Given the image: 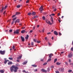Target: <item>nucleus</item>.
<instances>
[{
	"mask_svg": "<svg viewBox=\"0 0 73 73\" xmlns=\"http://www.w3.org/2000/svg\"><path fill=\"white\" fill-rule=\"evenodd\" d=\"M41 71L43 72H47V71L46 70H44V69H42L41 70Z\"/></svg>",
	"mask_w": 73,
	"mask_h": 73,
	"instance_id": "11",
	"label": "nucleus"
},
{
	"mask_svg": "<svg viewBox=\"0 0 73 73\" xmlns=\"http://www.w3.org/2000/svg\"><path fill=\"white\" fill-rule=\"evenodd\" d=\"M32 66H33V67H37V65H35V64L32 65Z\"/></svg>",
	"mask_w": 73,
	"mask_h": 73,
	"instance_id": "23",
	"label": "nucleus"
},
{
	"mask_svg": "<svg viewBox=\"0 0 73 73\" xmlns=\"http://www.w3.org/2000/svg\"><path fill=\"white\" fill-rule=\"evenodd\" d=\"M21 57H22V56H21V55L20 56H19V59L20 60V59H21Z\"/></svg>",
	"mask_w": 73,
	"mask_h": 73,
	"instance_id": "26",
	"label": "nucleus"
},
{
	"mask_svg": "<svg viewBox=\"0 0 73 73\" xmlns=\"http://www.w3.org/2000/svg\"><path fill=\"white\" fill-rule=\"evenodd\" d=\"M53 11L54 12H55L56 11H57V9L55 8L53 10Z\"/></svg>",
	"mask_w": 73,
	"mask_h": 73,
	"instance_id": "35",
	"label": "nucleus"
},
{
	"mask_svg": "<svg viewBox=\"0 0 73 73\" xmlns=\"http://www.w3.org/2000/svg\"><path fill=\"white\" fill-rule=\"evenodd\" d=\"M9 32H12V29H10L9 31Z\"/></svg>",
	"mask_w": 73,
	"mask_h": 73,
	"instance_id": "37",
	"label": "nucleus"
},
{
	"mask_svg": "<svg viewBox=\"0 0 73 73\" xmlns=\"http://www.w3.org/2000/svg\"><path fill=\"white\" fill-rule=\"evenodd\" d=\"M53 19H51V21H52V23H50V21H48V20L46 19V22L48 24H49V25H52L53 24Z\"/></svg>",
	"mask_w": 73,
	"mask_h": 73,
	"instance_id": "2",
	"label": "nucleus"
},
{
	"mask_svg": "<svg viewBox=\"0 0 73 73\" xmlns=\"http://www.w3.org/2000/svg\"><path fill=\"white\" fill-rule=\"evenodd\" d=\"M28 37H29V35H27V36L25 37V38L26 40H28Z\"/></svg>",
	"mask_w": 73,
	"mask_h": 73,
	"instance_id": "15",
	"label": "nucleus"
},
{
	"mask_svg": "<svg viewBox=\"0 0 73 73\" xmlns=\"http://www.w3.org/2000/svg\"><path fill=\"white\" fill-rule=\"evenodd\" d=\"M7 7H8V6H7V5L5 6L4 9H6V8H7Z\"/></svg>",
	"mask_w": 73,
	"mask_h": 73,
	"instance_id": "30",
	"label": "nucleus"
},
{
	"mask_svg": "<svg viewBox=\"0 0 73 73\" xmlns=\"http://www.w3.org/2000/svg\"><path fill=\"white\" fill-rule=\"evenodd\" d=\"M47 34L48 35H50V34H51V33L49 32L47 33Z\"/></svg>",
	"mask_w": 73,
	"mask_h": 73,
	"instance_id": "40",
	"label": "nucleus"
},
{
	"mask_svg": "<svg viewBox=\"0 0 73 73\" xmlns=\"http://www.w3.org/2000/svg\"><path fill=\"white\" fill-rule=\"evenodd\" d=\"M13 33L14 34H19V30L17 29V30L14 31Z\"/></svg>",
	"mask_w": 73,
	"mask_h": 73,
	"instance_id": "5",
	"label": "nucleus"
},
{
	"mask_svg": "<svg viewBox=\"0 0 73 73\" xmlns=\"http://www.w3.org/2000/svg\"><path fill=\"white\" fill-rule=\"evenodd\" d=\"M71 60L70 59H69V62H71Z\"/></svg>",
	"mask_w": 73,
	"mask_h": 73,
	"instance_id": "48",
	"label": "nucleus"
},
{
	"mask_svg": "<svg viewBox=\"0 0 73 73\" xmlns=\"http://www.w3.org/2000/svg\"><path fill=\"white\" fill-rule=\"evenodd\" d=\"M41 61H43V59H42L41 60Z\"/></svg>",
	"mask_w": 73,
	"mask_h": 73,
	"instance_id": "62",
	"label": "nucleus"
},
{
	"mask_svg": "<svg viewBox=\"0 0 73 73\" xmlns=\"http://www.w3.org/2000/svg\"><path fill=\"white\" fill-rule=\"evenodd\" d=\"M7 61H8V60H5L4 61V64H6Z\"/></svg>",
	"mask_w": 73,
	"mask_h": 73,
	"instance_id": "28",
	"label": "nucleus"
},
{
	"mask_svg": "<svg viewBox=\"0 0 73 73\" xmlns=\"http://www.w3.org/2000/svg\"><path fill=\"white\" fill-rule=\"evenodd\" d=\"M73 56V54L72 52H70L68 55V57L69 58H71Z\"/></svg>",
	"mask_w": 73,
	"mask_h": 73,
	"instance_id": "3",
	"label": "nucleus"
},
{
	"mask_svg": "<svg viewBox=\"0 0 73 73\" xmlns=\"http://www.w3.org/2000/svg\"><path fill=\"white\" fill-rule=\"evenodd\" d=\"M21 38L22 41H23V42H24V41H25V39L24 38V37H23V36H21Z\"/></svg>",
	"mask_w": 73,
	"mask_h": 73,
	"instance_id": "7",
	"label": "nucleus"
},
{
	"mask_svg": "<svg viewBox=\"0 0 73 73\" xmlns=\"http://www.w3.org/2000/svg\"><path fill=\"white\" fill-rule=\"evenodd\" d=\"M12 48L14 50V51H15V50H16V49H15V46H13Z\"/></svg>",
	"mask_w": 73,
	"mask_h": 73,
	"instance_id": "16",
	"label": "nucleus"
},
{
	"mask_svg": "<svg viewBox=\"0 0 73 73\" xmlns=\"http://www.w3.org/2000/svg\"><path fill=\"white\" fill-rule=\"evenodd\" d=\"M3 10H4V7H2V9L1 10V12H3Z\"/></svg>",
	"mask_w": 73,
	"mask_h": 73,
	"instance_id": "33",
	"label": "nucleus"
},
{
	"mask_svg": "<svg viewBox=\"0 0 73 73\" xmlns=\"http://www.w3.org/2000/svg\"><path fill=\"white\" fill-rule=\"evenodd\" d=\"M5 12H6V11H5L4 12V13H3V15H5Z\"/></svg>",
	"mask_w": 73,
	"mask_h": 73,
	"instance_id": "57",
	"label": "nucleus"
},
{
	"mask_svg": "<svg viewBox=\"0 0 73 73\" xmlns=\"http://www.w3.org/2000/svg\"><path fill=\"white\" fill-rule=\"evenodd\" d=\"M19 15V13L18 12H16V14L15 15H13L12 17V18H13V17H15V16H16V15Z\"/></svg>",
	"mask_w": 73,
	"mask_h": 73,
	"instance_id": "8",
	"label": "nucleus"
},
{
	"mask_svg": "<svg viewBox=\"0 0 73 73\" xmlns=\"http://www.w3.org/2000/svg\"><path fill=\"white\" fill-rule=\"evenodd\" d=\"M35 18H38V16H35L34 17V18L35 19Z\"/></svg>",
	"mask_w": 73,
	"mask_h": 73,
	"instance_id": "36",
	"label": "nucleus"
},
{
	"mask_svg": "<svg viewBox=\"0 0 73 73\" xmlns=\"http://www.w3.org/2000/svg\"><path fill=\"white\" fill-rule=\"evenodd\" d=\"M58 16H60V13H58Z\"/></svg>",
	"mask_w": 73,
	"mask_h": 73,
	"instance_id": "55",
	"label": "nucleus"
},
{
	"mask_svg": "<svg viewBox=\"0 0 73 73\" xmlns=\"http://www.w3.org/2000/svg\"><path fill=\"white\" fill-rule=\"evenodd\" d=\"M31 14V13H28V15H29V16H30Z\"/></svg>",
	"mask_w": 73,
	"mask_h": 73,
	"instance_id": "32",
	"label": "nucleus"
},
{
	"mask_svg": "<svg viewBox=\"0 0 73 73\" xmlns=\"http://www.w3.org/2000/svg\"><path fill=\"white\" fill-rule=\"evenodd\" d=\"M40 27V25H38L37 26V28H38V27Z\"/></svg>",
	"mask_w": 73,
	"mask_h": 73,
	"instance_id": "60",
	"label": "nucleus"
},
{
	"mask_svg": "<svg viewBox=\"0 0 73 73\" xmlns=\"http://www.w3.org/2000/svg\"><path fill=\"white\" fill-rule=\"evenodd\" d=\"M34 71H35V72H37V69H35V70H34Z\"/></svg>",
	"mask_w": 73,
	"mask_h": 73,
	"instance_id": "54",
	"label": "nucleus"
},
{
	"mask_svg": "<svg viewBox=\"0 0 73 73\" xmlns=\"http://www.w3.org/2000/svg\"><path fill=\"white\" fill-rule=\"evenodd\" d=\"M46 64H47V63L46 62L43 64V65H46Z\"/></svg>",
	"mask_w": 73,
	"mask_h": 73,
	"instance_id": "34",
	"label": "nucleus"
},
{
	"mask_svg": "<svg viewBox=\"0 0 73 73\" xmlns=\"http://www.w3.org/2000/svg\"><path fill=\"white\" fill-rule=\"evenodd\" d=\"M34 42H36V41H37V40H36V39H34Z\"/></svg>",
	"mask_w": 73,
	"mask_h": 73,
	"instance_id": "41",
	"label": "nucleus"
},
{
	"mask_svg": "<svg viewBox=\"0 0 73 73\" xmlns=\"http://www.w3.org/2000/svg\"><path fill=\"white\" fill-rule=\"evenodd\" d=\"M52 40H53V39H54V38L53 37H52Z\"/></svg>",
	"mask_w": 73,
	"mask_h": 73,
	"instance_id": "58",
	"label": "nucleus"
},
{
	"mask_svg": "<svg viewBox=\"0 0 73 73\" xmlns=\"http://www.w3.org/2000/svg\"><path fill=\"white\" fill-rule=\"evenodd\" d=\"M65 64H66V65H68V63L67 62H65Z\"/></svg>",
	"mask_w": 73,
	"mask_h": 73,
	"instance_id": "39",
	"label": "nucleus"
},
{
	"mask_svg": "<svg viewBox=\"0 0 73 73\" xmlns=\"http://www.w3.org/2000/svg\"><path fill=\"white\" fill-rule=\"evenodd\" d=\"M72 72V70H68V72Z\"/></svg>",
	"mask_w": 73,
	"mask_h": 73,
	"instance_id": "31",
	"label": "nucleus"
},
{
	"mask_svg": "<svg viewBox=\"0 0 73 73\" xmlns=\"http://www.w3.org/2000/svg\"><path fill=\"white\" fill-rule=\"evenodd\" d=\"M9 59L10 60H13V58H9Z\"/></svg>",
	"mask_w": 73,
	"mask_h": 73,
	"instance_id": "29",
	"label": "nucleus"
},
{
	"mask_svg": "<svg viewBox=\"0 0 73 73\" xmlns=\"http://www.w3.org/2000/svg\"><path fill=\"white\" fill-rule=\"evenodd\" d=\"M59 35H60V36H61V35H62V34H61V33H59Z\"/></svg>",
	"mask_w": 73,
	"mask_h": 73,
	"instance_id": "46",
	"label": "nucleus"
},
{
	"mask_svg": "<svg viewBox=\"0 0 73 73\" xmlns=\"http://www.w3.org/2000/svg\"><path fill=\"white\" fill-rule=\"evenodd\" d=\"M58 21L59 22V23H61V21L60 20H58Z\"/></svg>",
	"mask_w": 73,
	"mask_h": 73,
	"instance_id": "52",
	"label": "nucleus"
},
{
	"mask_svg": "<svg viewBox=\"0 0 73 73\" xmlns=\"http://www.w3.org/2000/svg\"><path fill=\"white\" fill-rule=\"evenodd\" d=\"M45 40H47V37H45Z\"/></svg>",
	"mask_w": 73,
	"mask_h": 73,
	"instance_id": "56",
	"label": "nucleus"
},
{
	"mask_svg": "<svg viewBox=\"0 0 73 73\" xmlns=\"http://www.w3.org/2000/svg\"><path fill=\"white\" fill-rule=\"evenodd\" d=\"M15 20H16V19H13V21L11 23V25H12L13 24V23H14V21H15Z\"/></svg>",
	"mask_w": 73,
	"mask_h": 73,
	"instance_id": "13",
	"label": "nucleus"
},
{
	"mask_svg": "<svg viewBox=\"0 0 73 73\" xmlns=\"http://www.w3.org/2000/svg\"><path fill=\"white\" fill-rule=\"evenodd\" d=\"M31 45H32L33 46V45H34V44L33 43V42H31Z\"/></svg>",
	"mask_w": 73,
	"mask_h": 73,
	"instance_id": "43",
	"label": "nucleus"
},
{
	"mask_svg": "<svg viewBox=\"0 0 73 73\" xmlns=\"http://www.w3.org/2000/svg\"><path fill=\"white\" fill-rule=\"evenodd\" d=\"M59 70L60 71H61V72H63V71L64 70V68H59Z\"/></svg>",
	"mask_w": 73,
	"mask_h": 73,
	"instance_id": "9",
	"label": "nucleus"
},
{
	"mask_svg": "<svg viewBox=\"0 0 73 73\" xmlns=\"http://www.w3.org/2000/svg\"><path fill=\"white\" fill-rule=\"evenodd\" d=\"M8 65H11L12 64V62H9L8 63Z\"/></svg>",
	"mask_w": 73,
	"mask_h": 73,
	"instance_id": "18",
	"label": "nucleus"
},
{
	"mask_svg": "<svg viewBox=\"0 0 73 73\" xmlns=\"http://www.w3.org/2000/svg\"><path fill=\"white\" fill-rule=\"evenodd\" d=\"M29 0H27V1H26V3H29Z\"/></svg>",
	"mask_w": 73,
	"mask_h": 73,
	"instance_id": "38",
	"label": "nucleus"
},
{
	"mask_svg": "<svg viewBox=\"0 0 73 73\" xmlns=\"http://www.w3.org/2000/svg\"><path fill=\"white\" fill-rule=\"evenodd\" d=\"M42 18V19H45V17L43 16Z\"/></svg>",
	"mask_w": 73,
	"mask_h": 73,
	"instance_id": "59",
	"label": "nucleus"
},
{
	"mask_svg": "<svg viewBox=\"0 0 73 73\" xmlns=\"http://www.w3.org/2000/svg\"><path fill=\"white\" fill-rule=\"evenodd\" d=\"M54 15H55V14H52L50 15V17H52V16H54Z\"/></svg>",
	"mask_w": 73,
	"mask_h": 73,
	"instance_id": "24",
	"label": "nucleus"
},
{
	"mask_svg": "<svg viewBox=\"0 0 73 73\" xmlns=\"http://www.w3.org/2000/svg\"><path fill=\"white\" fill-rule=\"evenodd\" d=\"M33 32V31L31 30L30 31V33H32V32Z\"/></svg>",
	"mask_w": 73,
	"mask_h": 73,
	"instance_id": "53",
	"label": "nucleus"
},
{
	"mask_svg": "<svg viewBox=\"0 0 73 73\" xmlns=\"http://www.w3.org/2000/svg\"><path fill=\"white\" fill-rule=\"evenodd\" d=\"M26 72V71L25 70H23V72Z\"/></svg>",
	"mask_w": 73,
	"mask_h": 73,
	"instance_id": "61",
	"label": "nucleus"
},
{
	"mask_svg": "<svg viewBox=\"0 0 73 73\" xmlns=\"http://www.w3.org/2000/svg\"><path fill=\"white\" fill-rule=\"evenodd\" d=\"M51 60H52V59H51V58H50L48 59V60L47 61V62H50V61Z\"/></svg>",
	"mask_w": 73,
	"mask_h": 73,
	"instance_id": "19",
	"label": "nucleus"
},
{
	"mask_svg": "<svg viewBox=\"0 0 73 73\" xmlns=\"http://www.w3.org/2000/svg\"><path fill=\"white\" fill-rule=\"evenodd\" d=\"M0 53L1 54H2L3 55L4 54H5V51H0Z\"/></svg>",
	"mask_w": 73,
	"mask_h": 73,
	"instance_id": "6",
	"label": "nucleus"
},
{
	"mask_svg": "<svg viewBox=\"0 0 73 73\" xmlns=\"http://www.w3.org/2000/svg\"><path fill=\"white\" fill-rule=\"evenodd\" d=\"M31 15H36V12H33L32 13H31Z\"/></svg>",
	"mask_w": 73,
	"mask_h": 73,
	"instance_id": "21",
	"label": "nucleus"
},
{
	"mask_svg": "<svg viewBox=\"0 0 73 73\" xmlns=\"http://www.w3.org/2000/svg\"><path fill=\"white\" fill-rule=\"evenodd\" d=\"M43 9H43V6H42L39 9V10L40 11V13H42Z\"/></svg>",
	"mask_w": 73,
	"mask_h": 73,
	"instance_id": "4",
	"label": "nucleus"
},
{
	"mask_svg": "<svg viewBox=\"0 0 73 73\" xmlns=\"http://www.w3.org/2000/svg\"><path fill=\"white\" fill-rule=\"evenodd\" d=\"M72 44L73 45V41H72Z\"/></svg>",
	"mask_w": 73,
	"mask_h": 73,
	"instance_id": "64",
	"label": "nucleus"
},
{
	"mask_svg": "<svg viewBox=\"0 0 73 73\" xmlns=\"http://www.w3.org/2000/svg\"><path fill=\"white\" fill-rule=\"evenodd\" d=\"M42 32H44V29H43V30H42Z\"/></svg>",
	"mask_w": 73,
	"mask_h": 73,
	"instance_id": "50",
	"label": "nucleus"
},
{
	"mask_svg": "<svg viewBox=\"0 0 73 73\" xmlns=\"http://www.w3.org/2000/svg\"><path fill=\"white\" fill-rule=\"evenodd\" d=\"M61 54H63V53H64V52H61Z\"/></svg>",
	"mask_w": 73,
	"mask_h": 73,
	"instance_id": "63",
	"label": "nucleus"
},
{
	"mask_svg": "<svg viewBox=\"0 0 73 73\" xmlns=\"http://www.w3.org/2000/svg\"><path fill=\"white\" fill-rule=\"evenodd\" d=\"M17 64H16L15 66H12L10 68V71L11 72H13V71L14 72H17V69H18L19 67H17Z\"/></svg>",
	"mask_w": 73,
	"mask_h": 73,
	"instance_id": "1",
	"label": "nucleus"
},
{
	"mask_svg": "<svg viewBox=\"0 0 73 73\" xmlns=\"http://www.w3.org/2000/svg\"><path fill=\"white\" fill-rule=\"evenodd\" d=\"M61 63H59V62H57L56 63V64L57 65H60V64H61Z\"/></svg>",
	"mask_w": 73,
	"mask_h": 73,
	"instance_id": "22",
	"label": "nucleus"
},
{
	"mask_svg": "<svg viewBox=\"0 0 73 73\" xmlns=\"http://www.w3.org/2000/svg\"><path fill=\"white\" fill-rule=\"evenodd\" d=\"M33 30H34V29H35V26H34L33 27Z\"/></svg>",
	"mask_w": 73,
	"mask_h": 73,
	"instance_id": "47",
	"label": "nucleus"
},
{
	"mask_svg": "<svg viewBox=\"0 0 73 73\" xmlns=\"http://www.w3.org/2000/svg\"><path fill=\"white\" fill-rule=\"evenodd\" d=\"M47 70H48V72H49V71H50V70L49 69V68H48L47 69Z\"/></svg>",
	"mask_w": 73,
	"mask_h": 73,
	"instance_id": "45",
	"label": "nucleus"
},
{
	"mask_svg": "<svg viewBox=\"0 0 73 73\" xmlns=\"http://www.w3.org/2000/svg\"><path fill=\"white\" fill-rule=\"evenodd\" d=\"M71 50L72 51H73V47H72L71 48Z\"/></svg>",
	"mask_w": 73,
	"mask_h": 73,
	"instance_id": "42",
	"label": "nucleus"
},
{
	"mask_svg": "<svg viewBox=\"0 0 73 73\" xmlns=\"http://www.w3.org/2000/svg\"><path fill=\"white\" fill-rule=\"evenodd\" d=\"M40 41H37V43H40Z\"/></svg>",
	"mask_w": 73,
	"mask_h": 73,
	"instance_id": "51",
	"label": "nucleus"
},
{
	"mask_svg": "<svg viewBox=\"0 0 73 73\" xmlns=\"http://www.w3.org/2000/svg\"><path fill=\"white\" fill-rule=\"evenodd\" d=\"M54 35H57L58 34L57 31H55L54 32Z\"/></svg>",
	"mask_w": 73,
	"mask_h": 73,
	"instance_id": "10",
	"label": "nucleus"
},
{
	"mask_svg": "<svg viewBox=\"0 0 73 73\" xmlns=\"http://www.w3.org/2000/svg\"><path fill=\"white\" fill-rule=\"evenodd\" d=\"M28 62V61H25V62H23L22 63L23 65H25L26 64H27Z\"/></svg>",
	"mask_w": 73,
	"mask_h": 73,
	"instance_id": "12",
	"label": "nucleus"
},
{
	"mask_svg": "<svg viewBox=\"0 0 73 73\" xmlns=\"http://www.w3.org/2000/svg\"><path fill=\"white\" fill-rule=\"evenodd\" d=\"M57 61V58H56L54 59V63H55V62H56V61Z\"/></svg>",
	"mask_w": 73,
	"mask_h": 73,
	"instance_id": "27",
	"label": "nucleus"
},
{
	"mask_svg": "<svg viewBox=\"0 0 73 73\" xmlns=\"http://www.w3.org/2000/svg\"><path fill=\"white\" fill-rule=\"evenodd\" d=\"M56 73H59V71H56Z\"/></svg>",
	"mask_w": 73,
	"mask_h": 73,
	"instance_id": "44",
	"label": "nucleus"
},
{
	"mask_svg": "<svg viewBox=\"0 0 73 73\" xmlns=\"http://www.w3.org/2000/svg\"><path fill=\"white\" fill-rule=\"evenodd\" d=\"M21 33H25V30H23L21 31Z\"/></svg>",
	"mask_w": 73,
	"mask_h": 73,
	"instance_id": "17",
	"label": "nucleus"
},
{
	"mask_svg": "<svg viewBox=\"0 0 73 73\" xmlns=\"http://www.w3.org/2000/svg\"><path fill=\"white\" fill-rule=\"evenodd\" d=\"M0 72L1 73H4V70H0Z\"/></svg>",
	"mask_w": 73,
	"mask_h": 73,
	"instance_id": "20",
	"label": "nucleus"
},
{
	"mask_svg": "<svg viewBox=\"0 0 73 73\" xmlns=\"http://www.w3.org/2000/svg\"><path fill=\"white\" fill-rule=\"evenodd\" d=\"M25 27H22V29H25Z\"/></svg>",
	"mask_w": 73,
	"mask_h": 73,
	"instance_id": "49",
	"label": "nucleus"
},
{
	"mask_svg": "<svg viewBox=\"0 0 73 73\" xmlns=\"http://www.w3.org/2000/svg\"><path fill=\"white\" fill-rule=\"evenodd\" d=\"M19 23V19H17L15 21V23Z\"/></svg>",
	"mask_w": 73,
	"mask_h": 73,
	"instance_id": "25",
	"label": "nucleus"
},
{
	"mask_svg": "<svg viewBox=\"0 0 73 73\" xmlns=\"http://www.w3.org/2000/svg\"><path fill=\"white\" fill-rule=\"evenodd\" d=\"M52 56H53V54H49V58H51L52 57Z\"/></svg>",
	"mask_w": 73,
	"mask_h": 73,
	"instance_id": "14",
	"label": "nucleus"
}]
</instances>
